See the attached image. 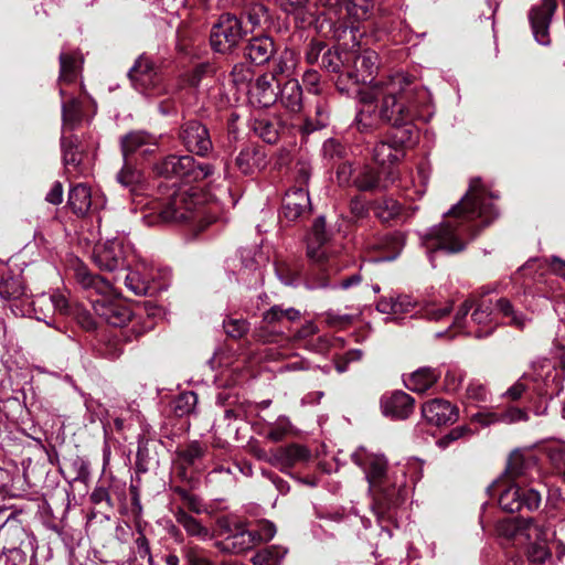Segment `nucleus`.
Returning <instances> with one entry per match:
<instances>
[{
	"label": "nucleus",
	"mask_w": 565,
	"mask_h": 565,
	"mask_svg": "<svg viewBox=\"0 0 565 565\" xmlns=\"http://www.w3.org/2000/svg\"><path fill=\"white\" fill-rule=\"evenodd\" d=\"M497 308L504 317L510 318L509 324L518 329H523L525 327V317L522 313L514 311L511 302L508 299H499L497 301Z\"/></svg>",
	"instance_id": "52"
},
{
	"label": "nucleus",
	"mask_w": 565,
	"mask_h": 565,
	"mask_svg": "<svg viewBox=\"0 0 565 565\" xmlns=\"http://www.w3.org/2000/svg\"><path fill=\"white\" fill-rule=\"evenodd\" d=\"M159 141L154 135L145 130H134L120 138L122 159H132L136 153L142 157L152 154L158 148Z\"/></svg>",
	"instance_id": "13"
},
{
	"label": "nucleus",
	"mask_w": 565,
	"mask_h": 565,
	"mask_svg": "<svg viewBox=\"0 0 565 565\" xmlns=\"http://www.w3.org/2000/svg\"><path fill=\"white\" fill-rule=\"evenodd\" d=\"M413 139L412 130L404 129L402 131V136H394L392 142L381 141L377 142L373 148V161L374 163L384 169H395L393 163L399 159V156L403 153L402 147L406 142H411Z\"/></svg>",
	"instance_id": "14"
},
{
	"label": "nucleus",
	"mask_w": 565,
	"mask_h": 565,
	"mask_svg": "<svg viewBox=\"0 0 565 565\" xmlns=\"http://www.w3.org/2000/svg\"><path fill=\"white\" fill-rule=\"evenodd\" d=\"M161 190V185L159 186ZM143 220L148 225L189 223L195 233L204 231L215 218L207 215L202 196L193 189L175 188V183L160 195L147 200Z\"/></svg>",
	"instance_id": "3"
},
{
	"label": "nucleus",
	"mask_w": 565,
	"mask_h": 565,
	"mask_svg": "<svg viewBox=\"0 0 565 565\" xmlns=\"http://www.w3.org/2000/svg\"><path fill=\"white\" fill-rule=\"evenodd\" d=\"M25 531L18 524H6L0 531V553H18L25 539Z\"/></svg>",
	"instance_id": "30"
},
{
	"label": "nucleus",
	"mask_w": 565,
	"mask_h": 565,
	"mask_svg": "<svg viewBox=\"0 0 565 565\" xmlns=\"http://www.w3.org/2000/svg\"><path fill=\"white\" fill-rule=\"evenodd\" d=\"M497 198L480 178H472L462 199L446 214V220L433 227L425 236V245L431 252L459 253L475 239L497 216L491 203Z\"/></svg>",
	"instance_id": "2"
},
{
	"label": "nucleus",
	"mask_w": 565,
	"mask_h": 565,
	"mask_svg": "<svg viewBox=\"0 0 565 565\" xmlns=\"http://www.w3.org/2000/svg\"><path fill=\"white\" fill-rule=\"evenodd\" d=\"M353 57V51L348 50H338V49H328L323 52L321 56V67L331 73H339V82L338 87L340 89H344L341 87V83L345 82V68H348V63Z\"/></svg>",
	"instance_id": "27"
},
{
	"label": "nucleus",
	"mask_w": 565,
	"mask_h": 565,
	"mask_svg": "<svg viewBox=\"0 0 565 565\" xmlns=\"http://www.w3.org/2000/svg\"><path fill=\"white\" fill-rule=\"evenodd\" d=\"M121 279H124L125 286L136 296H153L158 290L138 269H130L128 273L122 271Z\"/></svg>",
	"instance_id": "33"
},
{
	"label": "nucleus",
	"mask_w": 565,
	"mask_h": 565,
	"mask_svg": "<svg viewBox=\"0 0 565 565\" xmlns=\"http://www.w3.org/2000/svg\"><path fill=\"white\" fill-rule=\"evenodd\" d=\"M154 172L169 180L196 182L210 177L213 167L209 163H199L192 156L169 154L154 164Z\"/></svg>",
	"instance_id": "6"
},
{
	"label": "nucleus",
	"mask_w": 565,
	"mask_h": 565,
	"mask_svg": "<svg viewBox=\"0 0 565 565\" xmlns=\"http://www.w3.org/2000/svg\"><path fill=\"white\" fill-rule=\"evenodd\" d=\"M310 457L311 452L307 447L299 444H290L271 450L270 465L287 473L297 463L306 462Z\"/></svg>",
	"instance_id": "20"
},
{
	"label": "nucleus",
	"mask_w": 565,
	"mask_h": 565,
	"mask_svg": "<svg viewBox=\"0 0 565 565\" xmlns=\"http://www.w3.org/2000/svg\"><path fill=\"white\" fill-rule=\"evenodd\" d=\"M95 313L114 327H124L131 318V311L118 301L104 297L92 300Z\"/></svg>",
	"instance_id": "21"
},
{
	"label": "nucleus",
	"mask_w": 565,
	"mask_h": 565,
	"mask_svg": "<svg viewBox=\"0 0 565 565\" xmlns=\"http://www.w3.org/2000/svg\"><path fill=\"white\" fill-rule=\"evenodd\" d=\"M500 419L501 423L504 424H514L518 422H526L529 419V415L525 411L511 406L501 411Z\"/></svg>",
	"instance_id": "57"
},
{
	"label": "nucleus",
	"mask_w": 565,
	"mask_h": 565,
	"mask_svg": "<svg viewBox=\"0 0 565 565\" xmlns=\"http://www.w3.org/2000/svg\"><path fill=\"white\" fill-rule=\"evenodd\" d=\"M546 531L539 524L531 523L527 526V537L534 539L526 550L527 559L535 565L543 564L551 557V551L546 545Z\"/></svg>",
	"instance_id": "24"
},
{
	"label": "nucleus",
	"mask_w": 565,
	"mask_h": 565,
	"mask_svg": "<svg viewBox=\"0 0 565 565\" xmlns=\"http://www.w3.org/2000/svg\"><path fill=\"white\" fill-rule=\"evenodd\" d=\"M316 119L308 118L305 121L303 130L307 134L324 128L329 121V107L323 99H319L316 104Z\"/></svg>",
	"instance_id": "47"
},
{
	"label": "nucleus",
	"mask_w": 565,
	"mask_h": 565,
	"mask_svg": "<svg viewBox=\"0 0 565 565\" xmlns=\"http://www.w3.org/2000/svg\"><path fill=\"white\" fill-rule=\"evenodd\" d=\"M24 294V287L19 277L9 276L0 282V296L4 299H18Z\"/></svg>",
	"instance_id": "50"
},
{
	"label": "nucleus",
	"mask_w": 565,
	"mask_h": 565,
	"mask_svg": "<svg viewBox=\"0 0 565 565\" xmlns=\"http://www.w3.org/2000/svg\"><path fill=\"white\" fill-rule=\"evenodd\" d=\"M328 239L326 222L320 216L315 221L308 238L307 255L317 266L316 270L306 280L308 289L328 288L330 273L341 270L338 259L327 255L324 245Z\"/></svg>",
	"instance_id": "5"
},
{
	"label": "nucleus",
	"mask_w": 565,
	"mask_h": 565,
	"mask_svg": "<svg viewBox=\"0 0 565 565\" xmlns=\"http://www.w3.org/2000/svg\"><path fill=\"white\" fill-rule=\"evenodd\" d=\"M175 492L180 495V498L183 501L184 510L188 509L189 511L201 514L206 511L204 508V504L202 503L201 499L194 494H191L189 491L184 489H177Z\"/></svg>",
	"instance_id": "54"
},
{
	"label": "nucleus",
	"mask_w": 565,
	"mask_h": 565,
	"mask_svg": "<svg viewBox=\"0 0 565 565\" xmlns=\"http://www.w3.org/2000/svg\"><path fill=\"white\" fill-rule=\"evenodd\" d=\"M310 199L306 188L295 186L286 192L281 214L288 222H296L310 213Z\"/></svg>",
	"instance_id": "17"
},
{
	"label": "nucleus",
	"mask_w": 565,
	"mask_h": 565,
	"mask_svg": "<svg viewBox=\"0 0 565 565\" xmlns=\"http://www.w3.org/2000/svg\"><path fill=\"white\" fill-rule=\"evenodd\" d=\"M298 58L292 50H284L274 61L270 72L277 81L281 83L282 79L291 78L297 67Z\"/></svg>",
	"instance_id": "31"
},
{
	"label": "nucleus",
	"mask_w": 565,
	"mask_h": 565,
	"mask_svg": "<svg viewBox=\"0 0 565 565\" xmlns=\"http://www.w3.org/2000/svg\"><path fill=\"white\" fill-rule=\"evenodd\" d=\"M415 399L403 391H395L381 398V408L385 416L405 419L414 411Z\"/></svg>",
	"instance_id": "22"
},
{
	"label": "nucleus",
	"mask_w": 565,
	"mask_h": 565,
	"mask_svg": "<svg viewBox=\"0 0 565 565\" xmlns=\"http://www.w3.org/2000/svg\"><path fill=\"white\" fill-rule=\"evenodd\" d=\"M75 277L85 289H94L99 295L106 294L110 289L107 280L99 275L92 274L84 265L76 267Z\"/></svg>",
	"instance_id": "38"
},
{
	"label": "nucleus",
	"mask_w": 565,
	"mask_h": 565,
	"mask_svg": "<svg viewBox=\"0 0 565 565\" xmlns=\"http://www.w3.org/2000/svg\"><path fill=\"white\" fill-rule=\"evenodd\" d=\"M276 2L287 14H303L309 4V0H276Z\"/></svg>",
	"instance_id": "55"
},
{
	"label": "nucleus",
	"mask_w": 565,
	"mask_h": 565,
	"mask_svg": "<svg viewBox=\"0 0 565 565\" xmlns=\"http://www.w3.org/2000/svg\"><path fill=\"white\" fill-rule=\"evenodd\" d=\"M79 57L75 53L62 52L60 54V84H71L75 82L78 68Z\"/></svg>",
	"instance_id": "40"
},
{
	"label": "nucleus",
	"mask_w": 565,
	"mask_h": 565,
	"mask_svg": "<svg viewBox=\"0 0 565 565\" xmlns=\"http://www.w3.org/2000/svg\"><path fill=\"white\" fill-rule=\"evenodd\" d=\"M505 473L511 479L533 480L534 475H539L536 457L527 449L513 450L509 456Z\"/></svg>",
	"instance_id": "18"
},
{
	"label": "nucleus",
	"mask_w": 565,
	"mask_h": 565,
	"mask_svg": "<svg viewBox=\"0 0 565 565\" xmlns=\"http://www.w3.org/2000/svg\"><path fill=\"white\" fill-rule=\"evenodd\" d=\"M183 553L189 565H215L210 557V553L199 545L188 546Z\"/></svg>",
	"instance_id": "51"
},
{
	"label": "nucleus",
	"mask_w": 565,
	"mask_h": 565,
	"mask_svg": "<svg viewBox=\"0 0 565 565\" xmlns=\"http://www.w3.org/2000/svg\"><path fill=\"white\" fill-rule=\"evenodd\" d=\"M236 167L244 174H253L264 164V153L256 148H244L235 159Z\"/></svg>",
	"instance_id": "36"
},
{
	"label": "nucleus",
	"mask_w": 565,
	"mask_h": 565,
	"mask_svg": "<svg viewBox=\"0 0 565 565\" xmlns=\"http://www.w3.org/2000/svg\"><path fill=\"white\" fill-rule=\"evenodd\" d=\"M34 308L39 306L42 308L43 306L51 305L53 309L62 315H68L70 313V303L67 298L64 294L60 291H55L52 295H42L36 298L33 302Z\"/></svg>",
	"instance_id": "45"
},
{
	"label": "nucleus",
	"mask_w": 565,
	"mask_h": 565,
	"mask_svg": "<svg viewBox=\"0 0 565 565\" xmlns=\"http://www.w3.org/2000/svg\"><path fill=\"white\" fill-rule=\"evenodd\" d=\"M451 309V302H446L443 306L429 305L425 309V317L429 320L439 321L447 317Z\"/></svg>",
	"instance_id": "60"
},
{
	"label": "nucleus",
	"mask_w": 565,
	"mask_h": 565,
	"mask_svg": "<svg viewBox=\"0 0 565 565\" xmlns=\"http://www.w3.org/2000/svg\"><path fill=\"white\" fill-rule=\"evenodd\" d=\"M207 447L200 441H191L183 449L178 451L180 460L188 465L193 466L196 461L202 459L206 452Z\"/></svg>",
	"instance_id": "49"
},
{
	"label": "nucleus",
	"mask_w": 565,
	"mask_h": 565,
	"mask_svg": "<svg viewBox=\"0 0 565 565\" xmlns=\"http://www.w3.org/2000/svg\"><path fill=\"white\" fill-rule=\"evenodd\" d=\"M302 82L309 93L315 95H319L320 89V75L315 70H308L305 72L302 76Z\"/></svg>",
	"instance_id": "63"
},
{
	"label": "nucleus",
	"mask_w": 565,
	"mask_h": 565,
	"mask_svg": "<svg viewBox=\"0 0 565 565\" xmlns=\"http://www.w3.org/2000/svg\"><path fill=\"white\" fill-rule=\"evenodd\" d=\"M380 11L374 0H352L347 4L348 15L358 22L367 21Z\"/></svg>",
	"instance_id": "39"
},
{
	"label": "nucleus",
	"mask_w": 565,
	"mask_h": 565,
	"mask_svg": "<svg viewBox=\"0 0 565 565\" xmlns=\"http://www.w3.org/2000/svg\"><path fill=\"white\" fill-rule=\"evenodd\" d=\"M404 246V235L402 233L387 234L383 241V247L390 249L393 255L387 259H393L402 250Z\"/></svg>",
	"instance_id": "58"
},
{
	"label": "nucleus",
	"mask_w": 565,
	"mask_h": 565,
	"mask_svg": "<svg viewBox=\"0 0 565 565\" xmlns=\"http://www.w3.org/2000/svg\"><path fill=\"white\" fill-rule=\"evenodd\" d=\"M475 305L476 302L472 299H467L462 302V305L457 310L454 319L455 327L459 329L467 328V316L470 312V310L475 307Z\"/></svg>",
	"instance_id": "61"
},
{
	"label": "nucleus",
	"mask_w": 565,
	"mask_h": 565,
	"mask_svg": "<svg viewBox=\"0 0 565 565\" xmlns=\"http://www.w3.org/2000/svg\"><path fill=\"white\" fill-rule=\"evenodd\" d=\"M471 430L467 426H458L451 429L447 435L441 437L437 444L440 448H447L452 441L458 440L459 438L466 436Z\"/></svg>",
	"instance_id": "62"
},
{
	"label": "nucleus",
	"mask_w": 565,
	"mask_h": 565,
	"mask_svg": "<svg viewBox=\"0 0 565 565\" xmlns=\"http://www.w3.org/2000/svg\"><path fill=\"white\" fill-rule=\"evenodd\" d=\"M276 46L270 36L262 35L248 40L244 47V56L256 65L267 63L275 54Z\"/></svg>",
	"instance_id": "25"
},
{
	"label": "nucleus",
	"mask_w": 565,
	"mask_h": 565,
	"mask_svg": "<svg viewBox=\"0 0 565 565\" xmlns=\"http://www.w3.org/2000/svg\"><path fill=\"white\" fill-rule=\"evenodd\" d=\"M174 518L189 536L198 537L202 541L212 537L210 530L201 521L189 514L184 508H177Z\"/></svg>",
	"instance_id": "32"
},
{
	"label": "nucleus",
	"mask_w": 565,
	"mask_h": 565,
	"mask_svg": "<svg viewBox=\"0 0 565 565\" xmlns=\"http://www.w3.org/2000/svg\"><path fill=\"white\" fill-rule=\"evenodd\" d=\"M440 377L437 369L424 366L413 372L405 381L406 387L413 392L424 393Z\"/></svg>",
	"instance_id": "29"
},
{
	"label": "nucleus",
	"mask_w": 565,
	"mask_h": 565,
	"mask_svg": "<svg viewBox=\"0 0 565 565\" xmlns=\"http://www.w3.org/2000/svg\"><path fill=\"white\" fill-rule=\"evenodd\" d=\"M286 553V548L277 545H271L258 551L253 556L252 562L254 565H280Z\"/></svg>",
	"instance_id": "41"
},
{
	"label": "nucleus",
	"mask_w": 565,
	"mask_h": 565,
	"mask_svg": "<svg viewBox=\"0 0 565 565\" xmlns=\"http://www.w3.org/2000/svg\"><path fill=\"white\" fill-rule=\"evenodd\" d=\"M245 32L241 20L231 13L222 14L216 24L212 28L210 42L215 52L232 53Z\"/></svg>",
	"instance_id": "7"
},
{
	"label": "nucleus",
	"mask_w": 565,
	"mask_h": 565,
	"mask_svg": "<svg viewBox=\"0 0 565 565\" xmlns=\"http://www.w3.org/2000/svg\"><path fill=\"white\" fill-rule=\"evenodd\" d=\"M352 460L365 471L370 488L375 492L372 510L384 530V523L393 522L395 519V510L403 501V489L386 486L387 461L384 456L370 454L360 447L353 452Z\"/></svg>",
	"instance_id": "4"
},
{
	"label": "nucleus",
	"mask_w": 565,
	"mask_h": 565,
	"mask_svg": "<svg viewBox=\"0 0 565 565\" xmlns=\"http://www.w3.org/2000/svg\"><path fill=\"white\" fill-rule=\"evenodd\" d=\"M280 85L273 75L264 73L256 78L250 92L263 107H269L277 102Z\"/></svg>",
	"instance_id": "26"
},
{
	"label": "nucleus",
	"mask_w": 565,
	"mask_h": 565,
	"mask_svg": "<svg viewBox=\"0 0 565 565\" xmlns=\"http://www.w3.org/2000/svg\"><path fill=\"white\" fill-rule=\"evenodd\" d=\"M556 8V0H542L529 13L533 35L542 45L550 44L548 29Z\"/></svg>",
	"instance_id": "15"
},
{
	"label": "nucleus",
	"mask_w": 565,
	"mask_h": 565,
	"mask_svg": "<svg viewBox=\"0 0 565 565\" xmlns=\"http://www.w3.org/2000/svg\"><path fill=\"white\" fill-rule=\"evenodd\" d=\"M276 273L279 279L285 285H294L299 276V271L296 268H291L290 265L286 263H279L276 265Z\"/></svg>",
	"instance_id": "59"
},
{
	"label": "nucleus",
	"mask_w": 565,
	"mask_h": 565,
	"mask_svg": "<svg viewBox=\"0 0 565 565\" xmlns=\"http://www.w3.org/2000/svg\"><path fill=\"white\" fill-rule=\"evenodd\" d=\"M128 77L134 87L142 93L154 89L159 83L157 67L150 57L140 55L128 72Z\"/></svg>",
	"instance_id": "16"
},
{
	"label": "nucleus",
	"mask_w": 565,
	"mask_h": 565,
	"mask_svg": "<svg viewBox=\"0 0 565 565\" xmlns=\"http://www.w3.org/2000/svg\"><path fill=\"white\" fill-rule=\"evenodd\" d=\"M268 18V10L263 4H254L247 11V19L253 26H258L262 24L263 20Z\"/></svg>",
	"instance_id": "64"
},
{
	"label": "nucleus",
	"mask_w": 565,
	"mask_h": 565,
	"mask_svg": "<svg viewBox=\"0 0 565 565\" xmlns=\"http://www.w3.org/2000/svg\"><path fill=\"white\" fill-rule=\"evenodd\" d=\"M541 484L539 487H522L513 483L501 490L499 494V505L509 513L519 512L523 509L535 511L539 509L542 495Z\"/></svg>",
	"instance_id": "8"
},
{
	"label": "nucleus",
	"mask_w": 565,
	"mask_h": 565,
	"mask_svg": "<svg viewBox=\"0 0 565 565\" xmlns=\"http://www.w3.org/2000/svg\"><path fill=\"white\" fill-rule=\"evenodd\" d=\"M223 328L228 337L241 339L247 333L249 326L245 319L228 318L223 321Z\"/></svg>",
	"instance_id": "53"
},
{
	"label": "nucleus",
	"mask_w": 565,
	"mask_h": 565,
	"mask_svg": "<svg viewBox=\"0 0 565 565\" xmlns=\"http://www.w3.org/2000/svg\"><path fill=\"white\" fill-rule=\"evenodd\" d=\"M280 128L281 125L276 118L260 117L253 122L254 132L267 143H275L278 140Z\"/></svg>",
	"instance_id": "37"
},
{
	"label": "nucleus",
	"mask_w": 565,
	"mask_h": 565,
	"mask_svg": "<svg viewBox=\"0 0 565 565\" xmlns=\"http://www.w3.org/2000/svg\"><path fill=\"white\" fill-rule=\"evenodd\" d=\"M361 108L355 117L360 131L375 129L380 122L395 128L414 129L412 124L422 117L429 104V92L404 74L395 73L373 82L372 89L361 95Z\"/></svg>",
	"instance_id": "1"
},
{
	"label": "nucleus",
	"mask_w": 565,
	"mask_h": 565,
	"mask_svg": "<svg viewBox=\"0 0 565 565\" xmlns=\"http://www.w3.org/2000/svg\"><path fill=\"white\" fill-rule=\"evenodd\" d=\"M256 534V544L271 540L276 534V526L268 520H262L257 524V530H252Z\"/></svg>",
	"instance_id": "56"
},
{
	"label": "nucleus",
	"mask_w": 565,
	"mask_h": 565,
	"mask_svg": "<svg viewBox=\"0 0 565 565\" xmlns=\"http://www.w3.org/2000/svg\"><path fill=\"white\" fill-rule=\"evenodd\" d=\"M256 545V534L243 525L236 526V532L223 541L215 542L214 546L224 554H239Z\"/></svg>",
	"instance_id": "23"
},
{
	"label": "nucleus",
	"mask_w": 565,
	"mask_h": 565,
	"mask_svg": "<svg viewBox=\"0 0 565 565\" xmlns=\"http://www.w3.org/2000/svg\"><path fill=\"white\" fill-rule=\"evenodd\" d=\"M78 146L79 141L75 136H63L61 138V148L65 166L77 167L81 163L82 152L79 151Z\"/></svg>",
	"instance_id": "42"
},
{
	"label": "nucleus",
	"mask_w": 565,
	"mask_h": 565,
	"mask_svg": "<svg viewBox=\"0 0 565 565\" xmlns=\"http://www.w3.org/2000/svg\"><path fill=\"white\" fill-rule=\"evenodd\" d=\"M179 139L188 151L205 156L212 149L207 128L198 120H189L180 127Z\"/></svg>",
	"instance_id": "12"
},
{
	"label": "nucleus",
	"mask_w": 565,
	"mask_h": 565,
	"mask_svg": "<svg viewBox=\"0 0 565 565\" xmlns=\"http://www.w3.org/2000/svg\"><path fill=\"white\" fill-rule=\"evenodd\" d=\"M68 205L75 214L84 216L92 205L90 189L83 183L71 188L68 192Z\"/></svg>",
	"instance_id": "35"
},
{
	"label": "nucleus",
	"mask_w": 565,
	"mask_h": 565,
	"mask_svg": "<svg viewBox=\"0 0 565 565\" xmlns=\"http://www.w3.org/2000/svg\"><path fill=\"white\" fill-rule=\"evenodd\" d=\"M422 415L429 424L441 426L455 423L459 417V411L446 399L434 398L422 406Z\"/></svg>",
	"instance_id": "19"
},
{
	"label": "nucleus",
	"mask_w": 565,
	"mask_h": 565,
	"mask_svg": "<svg viewBox=\"0 0 565 565\" xmlns=\"http://www.w3.org/2000/svg\"><path fill=\"white\" fill-rule=\"evenodd\" d=\"M122 160L124 164L116 179L121 185L134 189L141 181V172L135 167L132 159Z\"/></svg>",
	"instance_id": "46"
},
{
	"label": "nucleus",
	"mask_w": 565,
	"mask_h": 565,
	"mask_svg": "<svg viewBox=\"0 0 565 565\" xmlns=\"http://www.w3.org/2000/svg\"><path fill=\"white\" fill-rule=\"evenodd\" d=\"M377 61L379 56L372 50H365L361 53L353 51V57L348 63V68H345V81L352 84L369 83L371 90L373 82L377 81L373 78V74L377 70Z\"/></svg>",
	"instance_id": "10"
},
{
	"label": "nucleus",
	"mask_w": 565,
	"mask_h": 565,
	"mask_svg": "<svg viewBox=\"0 0 565 565\" xmlns=\"http://www.w3.org/2000/svg\"><path fill=\"white\" fill-rule=\"evenodd\" d=\"M198 403V396L194 392H183L179 394L173 403V413L178 417H183L191 414Z\"/></svg>",
	"instance_id": "48"
},
{
	"label": "nucleus",
	"mask_w": 565,
	"mask_h": 565,
	"mask_svg": "<svg viewBox=\"0 0 565 565\" xmlns=\"http://www.w3.org/2000/svg\"><path fill=\"white\" fill-rule=\"evenodd\" d=\"M375 215L383 222L397 217L402 212V205L393 198H383L375 202Z\"/></svg>",
	"instance_id": "44"
},
{
	"label": "nucleus",
	"mask_w": 565,
	"mask_h": 565,
	"mask_svg": "<svg viewBox=\"0 0 565 565\" xmlns=\"http://www.w3.org/2000/svg\"><path fill=\"white\" fill-rule=\"evenodd\" d=\"M124 246L118 241H109L94 249L93 258L100 270L115 273L114 280H121L122 271L129 269Z\"/></svg>",
	"instance_id": "9"
},
{
	"label": "nucleus",
	"mask_w": 565,
	"mask_h": 565,
	"mask_svg": "<svg viewBox=\"0 0 565 565\" xmlns=\"http://www.w3.org/2000/svg\"><path fill=\"white\" fill-rule=\"evenodd\" d=\"M278 98L284 107L297 113L302 108V88L296 78H289L279 86Z\"/></svg>",
	"instance_id": "28"
},
{
	"label": "nucleus",
	"mask_w": 565,
	"mask_h": 565,
	"mask_svg": "<svg viewBox=\"0 0 565 565\" xmlns=\"http://www.w3.org/2000/svg\"><path fill=\"white\" fill-rule=\"evenodd\" d=\"M62 118L65 128L73 129L82 119V105L75 97H70L62 104Z\"/></svg>",
	"instance_id": "43"
},
{
	"label": "nucleus",
	"mask_w": 565,
	"mask_h": 565,
	"mask_svg": "<svg viewBox=\"0 0 565 565\" xmlns=\"http://www.w3.org/2000/svg\"><path fill=\"white\" fill-rule=\"evenodd\" d=\"M397 172L394 169H384L371 164L364 166L359 170L353 179V184L360 191H382L386 190L395 182Z\"/></svg>",
	"instance_id": "11"
},
{
	"label": "nucleus",
	"mask_w": 565,
	"mask_h": 565,
	"mask_svg": "<svg viewBox=\"0 0 565 565\" xmlns=\"http://www.w3.org/2000/svg\"><path fill=\"white\" fill-rule=\"evenodd\" d=\"M471 322L482 327L473 332L476 338L490 335L495 329V326L492 324L491 303H487L483 300L476 303L475 310L471 313Z\"/></svg>",
	"instance_id": "34"
}]
</instances>
